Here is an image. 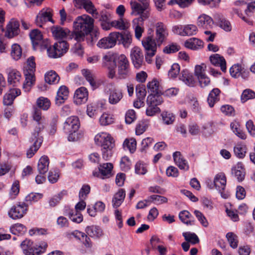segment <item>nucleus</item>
<instances>
[{"mask_svg": "<svg viewBox=\"0 0 255 255\" xmlns=\"http://www.w3.org/2000/svg\"><path fill=\"white\" fill-rule=\"evenodd\" d=\"M80 124L79 118L76 116L68 118L64 123L63 130L65 133L78 131Z\"/></svg>", "mask_w": 255, "mask_h": 255, "instance_id": "obj_11", "label": "nucleus"}, {"mask_svg": "<svg viewBox=\"0 0 255 255\" xmlns=\"http://www.w3.org/2000/svg\"><path fill=\"white\" fill-rule=\"evenodd\" d=\"M19 31V22L13 18L9 21L7 25L5 36L8 38H11L17 35Z\"/></svg>", "mask_w": 255, "mask_h": 255, "instance_id": "obj_15", "label": "nucleus"}, {"mask_svg": "<svg viewBox=\"0 0 255 255\" xmlns=\"http://www.w3.org/2000/svg\"><path fill=\"white\" fill-rule=\"evenodd\" d=\"M226 238L230 245V246L235 249L238 247V237L233 233L230 232L227 234Z\"/></svg>", "mask_w": 255, "mask_h": 255, "instance_id": "obj_57", "label": "nucleus"}, {"mask_svg": "<svg viewBox=\"0 0 255 255\" xmlns=\"http://www.w3.org/2000/svg\"><path fill=\"white\" fill-rule=\"evenodd\" d=\"M214 18L219 23L221 28L226 31H231L232 26L230 22L224 18L222 15L217 13L214 15Z\"/></svg>", "mask_w": 255, "mask_h": 255, "instance_id": "obj_35", "label": "nucleus"}, {"mask_svg": "<svg viewBox=\"0 0 255 255\" xmlns=\"http://www.w3.org/2000/svg\"><path fill=\"white\" fill-rule=\"evenodd\" d=\"M10 232L14 235H22L26 232V228L20 223H17L12 225L10 228Z\"/></svg>", "mask_w": 255, "mask_h": 255, "instance_id": "obj_51", "label": "nucleus"}, {"mask_svg": "<svg viewBox=\"0 0 255 255\" xmlns=\"http://www.w3.org/2000/svg\"><path fill=\"white\" fill-rule=\"evenodd\" d=\"M142 44L146 51L145 60L148 63H150L152 61L151 58L155 54L156 51V44L150 36L143 39Z\"/></svg>", "mask_w": 255, "mask_h": 255, "instance_id": "obj_5", "label": "nucleus"}, {"mask_svg": "<svg viewBox=\"0 0 255 255\" xmlns=\"http://www.w3.org/2000/svg\"><path fill=\"white\" fill-rule=\"evenodd\" d=\"M85 232L88 236L94 239H99L103 235L102 229L98 226H90L86 227Z\"/></svg>", "mask_w": 255, "mask_h": 255, "instance_id": "obj_31", "label": "nucleus"}, {"mask_svg": "<svg viewBox=\"0 0 255 255\" xmlns=\"http://www.w3.org/2000/svg\"><path fill=\"white\" fill-rule=\"evenodd\" d=\"M206 66L204 64H202L201 65H197L195 66L194 73L198 79L206 75Z\"/></svg>", "mask_w": 255, "mask_h": 255, "instance_id": "obj_62", "label": "nucleus"}, {"mask_svg": "<svg viewBox=\"0 0 255 255\" xmlns=\"http://www.w3.org/2000/svg\"><path fill=\"white\" fill-rule=\"evenodd\" d=\"M59 80V76L54 71L48 72L45 75V81L49 84L58 83Z\"/></svg>", "mask_w": 255, "mask_h": 255, "instance_id": "obj_46", "label": "nucleus"}, {"mask_svg": "<svg viewBox=\"0 0 255 255\" xmlns=\"http://www.w3.org/2000/svg\"><path fill=\"white\" fill-rule=\"evenodd\" d=\"M21 78L20 73L16 69H9L7 70V81L9 85L13 87L18 86Z\"/></svg>", "mask_w": 255, "mask_h": 255, "instance_id": "obj_21", "label": "nucleus"}, {"mask_svg": "<svg viewBox=\"0 0 255 255\" xmlns=\"http://www.w3.org/2000/svg\"><path fill=\"white\" fill-rule=\"evenodd\" d=\"M88 99V92L84 87L77 89L74 94V101L77 105H81L85 103Z\"/></svg>", "mask_w": 255, "mask_h": 255, "instance_id": "obj_19", "label": "nucleus"}, {"mask_svg": "<svg viewBox=\"0 0 255 255\" xmlns=\"http://www.w3.org/2000/svg\"><path fill=\"white\" fill-rule=\"evenodd\" d=\"M114 119L113 116L107 113H104L99 119V122L101 126H106L113 124Z\"/></svg>", "mask_w": 255, "mask_h": 255, "instance_id": "obj_53", "label": "nucleus"}, {"mask_svg": "<svg viewBox=\"0 0 255 255\" xmlns=\"http://www.w3.org/2000/svg\"><path fill=\"white\" fill-rule=\"evenodd\" d=\"M33 120L35 122V128L33 132L39 134L45 128L44 118L42 116L41 110L34 107L32 113Z\"/></svg>", "mask_w": 255, "mask_h": 255, "instance_id": "obj_9", "label": "nucleus"}, {"mask_svg": "<svg viewBox=\"0 0 255 255\" xmlns=\"http://www.w3.org/2000/svg\"><path fill=\"white\" fill-rule=\"evenodd\" d=\"M162 94L151 93L146 99V104L153 105L158 107L163 101L161 95Z\"/></svg>", "mask_w": 255, "mask_h": 255, "instance_id": "obj_37", "label": "nucleus"}, {"mask_svg": "<svg viewBox=\"0 0 255 255\" xmlns=\"http://www.w3.org/2000/svg\"><path fill=\"white\" fill-rule=\"evenodd\" d=\"M147 108L146 110V115L147 116L152 117L156 114L160 112L159 108L153 105L147 104Z\"/></svg>", "mask_w": 255, "mask_h": 255, "instance_id": "obj_63", "label": "nucleus"}, {"mask_svg": "<svg viewBox=\"0 0 255 255\" xmlns=\"http://www.w3.org/2000/svg\"><path fill=\"white\" fill-rule=\"evenodd\" d=\"M36 64L35 63V58L33 56H31L27 60V64L24 67V71H27L30 72H35Z\"/></svg>", "mask_w": 255, "mask_h": 255, "instance_id": "obj_60", "label": "nucleus"}, {"mask_svg": "<svg viewBox=\"0 0 255 255\" xmlns=\"http://www.w3.org/2000/svg\"><path fill=\"white\" fill-rule=\"evenodd\" d=\"M49 164L48 156L44 155L39 159L37 165V170L39 174L43 175L48 171Z\"/></svg>", "mask_w": 255, "mask_h": 255, "instance_id": "obj_33", "label": "nucleus"}, {"mask_svg": "<svg viewBox=\"0 0 255 255\" xmlns=\"http://www.w3.org/2000/svg\"><path fill=\"white\" fill-rule=\"evenodd\" d=\"M179 218L182 223L187 225H192L194 224V221L192 220V218H193L192 215L187 210L180 212Z\"/></svg>", "mask_w": 255, "mask_h": 255, "instance_id": "obj_40", "label": "nucleus"}, {"mask_svg": "<svg viewBox=\"0 0 255 255\" xmlns=\"http://www.w3.org/2000/svg\"><path fill=\"white\" fill-rule=\"evenodd\" d=\"M226 177L223 173H219L217 174L214 179V186L219 191L221 196L225 199L228 197V194L223 193V191L226 188Z\"/></svg>", "mask_w": 255, "mask_h": 255, "instance_id": "obj_12", "label": "nucleus"}, {"mask_svg": "<svg viewBox=\"0 0 255 255\" xmlns=\"http://www.w3.org/2000/svg\"><path fill=\"white\" fill-rule=\"evenodd\" d=\"M255 98V93L250 89H246L244 91L241 95V101L242 103H245L250 99Z\"/></svg>", "mask_w": 255, "mask_h": 255, "instance_id": "obj_61", "label": "nucleus"}, {"mask_svg": "<svg viewBox=\"0 0 255 255\" xmlns=\"http://www.w3.org/2000/svg\"><path fill=\"white\" fill-rule=\"evenodd\" d=\"M52 14L50 9H42L38 14L36 18V23L37 26L42 27L43 25L47 21L53 22Z\"/></svg>", "mask_w": 255, "mask_h": 255, "instance_id": "obj_18", "label": "nucleus"}, {"mask_svg": "<svg viewBox=\"0 0 255 255\" xmlns=\"http://www.w3.org/2000/svg\"><path fill=\"white\" fill-rule=\"evenodd\" d=\"M142 4L143 5H142L134 0H131L130 2L131 8L133 12H136L137 14H139L143 11L147 9L148 3H142Z\"/></svg>", "mask_w": 255, "mask_h": 255, "instance_id": "obj_45", "label": "nucleus"}, {"mask_svg": "<svg viewBox=\"0 0 255 255\" xmlns=\"http://www.w3.org/2000/svg\"><path fill=\"white\" fill-rule=\"evenodd\" d=\"M107 93L109 95L108 101L112 105L118 104L123 97L122 90L116 88L110 89Z\"/></svg>", "mask_w": 255, "mask_h": 255, "instance_id": "obj_22", "label": "nucleus"}, {"mask_svg": "<svg viewBox=\"0 0 255 255\" xmlns=\"http://www.w3.org/2000/svg\"><path fill=\"white\" fill-rule=\"evenodd\" d=\"M130 55L134 66L136 68H139L143 62V55L140 48L137 46L133 47L131 49Z\"/></svg>", "mask_w": 255, "mask_h": 255, "instance_id": "obj_14", "label": "nucleus"}, {"mask_svg": "<svg viewBox=\"0 0 255 255\" xmlns=\"http://www.w3.org/2000/svg\"><path fill=\"white\" fill-rule=\"evenodd\" d=\"M113 168V165L111 163H106L103 164H100L99 167V170L101 172V175L104 177H109L111 175L112 170Z\"/></svg>", "mask_w": 255, "mask_h": 255, "instance_id": "obj_41", "label": "nucleus"}, {"mask_svg": "<svg viewBox=\"0 0 255 255\" xmlns=\"http://www.w3.org/2000/svg\"><path fill=\"white\" fill-rule=\"evenodd\" d=\"M95 143L100 146L102 148L105 147L107 148H113L114 146V139L112 136L106 132H101L95 136Z\"/></svg>", "mask_w": 255, "mask_h": 255, "instance_id": "obj_8", "label": "nucleus"}, {"mask_svg": "<svg viewBox=\"0 0 255 255\" xmlns=\"http://www.w3.org/2000/svg\"><path fill=\"white\" fill-rule=\"evenodd\" d=\"M197 24L200 27L209 29L213 27L214 21L210 16L204 14L198 17Z\"/></svg>", "mask_w": 255, "mask_h": 255, "instance_id": "obj_25", "label": "nucleus"}, {"mask_svg": "<svg viewBox=\"0 0 255 255\" xmlns=\"http://www.w3.org/2000/svg\"><path fill=\"white\" fill-rule=\"evenodd\" d=\"M149 199L151 202H154L156 205H160L167 202L168 199L166 197L157 195H153L149 197Z\"/></svg>", "mask_w": 255, "mask_h": 255, "instance_id": "obj_59", "label": "nucleus"}, {"mask_svg": "<svg viewBox=\"0 0 255 255\" xmlns=\"http://www.w3.org/2000/svg\"><path fill=\"white\" fill-rule=\"evenodd\" d=\"M83 8H84L88 13L91 14L93 17V18L97 19L99 17V13L95 5L90 0H87Z\"/></svg>", "mask_w": 255, "mask_h": 255, "instance_id": "obj_43", "label": "nucleus"}, {"mask_svg": "<svg viewBox=\"0 0 255 255\" xmlns=\"http://www.w3.org/2000/svg\"><path fill=\"white\" fill-rule=\"evenodd\" d=\"M184 46L189 49L197 50L202 49L204 46V42L197 38H191L184 43Z\"/></svg>", "mask_w": 255, "mask_h": 255, "instance_id": "obj_29", "label": "nucleus"}, {"mask_svg": "<svg viewBox=\"0 0 255 255\" xmlns=\"http://www.w3.org/2000/svg\"><path fill=\"white\" fill-rule=\"evenodd\" d=\"M182 77L180 78L186 85L192 87L194 85L195 80L192 74L188 70H183L181 72Z\"/></svg>", "mask_w": 255, "mask_h": 255, "instance_id": "obj_42", "label": "nucleus"}, {"mask_svg": "<svg viewBox=\"0 0 255 255\" xmlns=\"http://www.w3.org/2000/svg\"><path fill=\"white\" fill-rule=\"evenodd\" d=\"M135 172L137 174L144 175L147 172V166L145 163L140 161L135 165Z\"/></svg>", "mask_w": 255, "mask_h": 255, "instance_id": "obj_58", "label": "nucleus"}, {"mask_svg": "<svg viewBox=\"0 0 255 255\" xmlns=\"http://www.w3.org/2000/svg\"><path fill=\"white\" fill-rule=\"evenodd\" d=\"M173 157L175 164L181 170L188 171L189 165L187 161L184 159L179 151H176L173 154Z\"/></svg>", "mask_w": 255, "mask_h": 255, "instance_id": "obj_24", "label": "nucleus"}, {"mask_svg": "<svg viewBox=\"0 0 255 255\" xmlns=\"http://www.w3.org/2000/svg\"><path fill=\"white\" fill-rule=\"evenodd\" d=\"M28 204L24 202H19L13 205L8 212L10 218L14 220L22 218L27 213Z\"/></svg>", "mask_w": 255, "mask_h": 255, "instance_id": "obj_4", "label": "nucleus"}, {"mask_svg": "<svg viewBox=\"0 0 255 255\" xmlns=\"http://www.w3.org/2000/svg\"><path fill=\"white\" fill-rule=\"evenodd\" d=\"M123 147L128 149L131 153L135 152L136 148V141L134 138H126L123 143Z\"/></svg>", "mask_w": 255, "mask_h": 255, "instance_id": "obj_44", "label": "nucleus"}, {"mask_svg": "<svg viewBox=\"0 0 255 255\" xmlns=\"http://www.w3.org/2000/svg\"><path fill=\"white\" fill-rule=\"evenodd\" d=\"M94 26V18L86 14L78 16L74 22V30L71 36L78 42L84 41L86 36L91 33Z\"/></svg>", "mask_w": 255, "mask_h": 255, "instance_id": "obj_1", "label": "nucleus"}, {"mask_svg": "<svg viewBox=\"0 0 255 255\" xmlns=\"http://www.w3.org/2000/svg\"><path fill=\"white\" fill-rule=\"evenodd\" d=\"M179 65L177 63H174L168 71V76L171 78H175L179 75Z\"/></svg>", "mask_w": 255, "mask_h": 255, "instance_id": "obj_64", "label": "nucleus"}, {"mask_svg": "<svg viewBox=\"0 0 255 255\" xmlns=\"http://www.w3.org/2000/svg\"><path fill=\"white\" fill-rule=\"evenodd\" d=\"M232 174L234 175L239 181H242L245 178V172L241 167L238 166L232 168Z\"/></svg>", "mask_w": 255, "mask_h": 255, "instance_id": "obj_55", "label": "nucleus"}, {"mask_svg": "<svg viewBox=\"0 0 255 255\" xmlns=\"http://www.w3.org/2000/svg\"><path fill=\"white\" fill-rule=\"evenodd\" d=\"M116 33L119 43H122L125 48H128L132 42V36L130 33L128 32H116Z\"/></svg>", "mask_w": 255, "mask_h": 255, "instance_id": "obj_26", "label": "nucleus"}, {"mask_svg": "<svg viewBox=\"0 0 255 255\" xmlns=\"http://www.w3.org/2000/svg\"><path fill=\"white\" fill-rule=\"evenodd\" d=\"M117 54L108 53L103 57V63L108 70V76L113 79L115 76V69L116 67Z\"/></svg>", "mask_w": 255, "mask_h": 255, "instance_id": "obj_6", "label": "nucleus"}, {"mask_svg": "<svg viewBox=\"0 0 255 255\" xmlns=\"http://www.w3.org/2000/svg\"><path fill=\"white\" fill-rule=\"evenodd\" d=\"M116 61L118 63V75L120 79H126L131 74L129 63L128 58L124 54H117Z\"/></svg>", "mask_w": 255, "mask_h": 255, "instance_id": "obj_2", "label": "nucleus"}, {"mask_svg": "<svg viewBox=\"0 0 255 255\" xmlns=\"http://www.w3.org/2000/svg\"><path fill=\"white\" fill-rule=\"evenodd\" d=\"M155 38L153 39L156 44V46H160L166 40L168 35V31L167 26L162 22H158L155 24Z\"/></svg>", "mask_w": 255, "mask_h": 255, "instance_id": "obj_7", "label": "nucleus"}, {"mask_svg": "<svg viewBox=\"0 0 255 255\" xmlns=\"http://www.w3.org/2000/svg\"><path fill=\"white\" fill-rule=\"evenodd\" d=\"M117 41L116 32H112L109 36L101 39L97 43V46L104 49L111 48L116 45Z\"/></svg>", "mask_w": 255, "mask_h": 255, "instance_id": "obj_16", "label": "nucleus"}, {"mask_svg": "<svg viewBox=\"0 0 255 255\" xmlns=\"http://www.w3.org/2000/svg\"><path fill=\"white\" fill-rule=\"evenodd\" d=\"M210 60L213 65L220 67L223 72H226V62L223 56L218 54H214L210 56Z\"/></svg>", "mask_w": 255, "mask_h": 255, "instance_id": "obj_27", "label": "nucleus"}, {"mask_svg": "<svg viewBox=\"0 0 255 255\" xmlns=\"http://www.w3.org/2000/svg\"><path fill=\"white\" fill-rule=\"evenodd\" d=\"M20 90L17 88L10 89L3 96V103L5 106H11L15 98L20 95Z\"/></svg>", "mask_w": 255, "mask_h": 255, "instance_id": "obj_23", "label": "nucleus"}, {"mask_svg": "<svg viewBox=\"0 0 255 255\" xmlns=\"http://www.w3.org/2000/svg\"><path fill=\"white\" fill-rule=\"evenodd\" d=\"M69 49V45L65 40H59L54 43L52 47L47 48L48 56L51 58H57L66 53Z\"/></svg>", "mask_w": 255, "mask_h": 255, "instance_id": "obj_3", "label": "nucleus"}, {"mask_svg": "<svg viewBox=\"0 0 255 255\" xmlns=\"http://www.w3.org/2000/svg\"><path fill=\"white\" fill-rule=\"evenodd\" d=\"M23 72L25 79L23 84V88L25 91H28L35 83V72H28L27 70L24 71Z\"/></svg>", "mask_w": 255, "mask_h": 255, "instance_id": "obj_30", "label": "nucleus"}, {"mask_svg": "<svg viewBox=\"0 0 255 255\" xmlns=\"http://www.w3.org/2000/svg\"><path fill=\"white\" fill-rule=\"evenodd\" d=\"M126 197V191L120 189L114 195L112 199V205L114 208H117L122 204Z\"/></svg>", "mask_w": 255, "mask_h": 255, "instance_id": "obj_32", "label": "nucleus"}, {"mask_svg": "<svg viewBox=\"0 0 255 255\" xmlns=\"http://www.w3.org/2000/svg\"><path fill=\"white\" fill-rule=\"evenodd\" d=\"M10 54L14 60L19 59L22 55V49L20 46L16 43L12 44Z\"/></svg>", "mask_w": 255, "mask_h": 255, "instance_id": "obj_48", "label": "nucleus"}, {"mask_svg": "<svg viewBox=\"0 0 255 255\" xmlns=\"http://www.w3.org/2000/svg\"><path fill=\"white\" fill-rule=\"evenodd\" d=\"M82 73L86 79L89 82L90 84L92 87H96V83L94 79V75L89 70L83 69L82 70Z\"/></svg>", "mask_w": 255, "mask_h": 255, "instance_id": "obj_54", "label": "nucleus"}, {"mask_svg": "<svg viewBox=\"0 0 255 255\" xmlns=\"http://www.w3.org/2000/svg\"><path fill=\"white\" fill-rule=\"evenodd\" d=\"M147 88L148 92L155 94H163L162 88L159 85V82L155 79H153L149 82L147 85Z\"/></svg>", "mask_w": 255, "mask_h": 255, "instance_id": "obj_39", "label": "nucleus"}, {"mask_svg": "<svg viewBox=\"0 0 255 255\" xmlns=\"http://www.w3.org/2000/svg\"><path fill=\"white\" fill-rule=\"evenodd\" d=\"M69 95L68 88L65 86H61L59 87L57 95L55 97V103L59 106L64 103L67 99Z\"/></svg>", "mask_w": 255, "mask_h": 255, "instance_id": "obj_28", "label": "nucleus"}, {"mask_svg": "<svg viewBox=\"0 0 255 255\" xmlns=\"http://www.w3.org/2000/svg\"><path fill=\"white\" fill-rule=\"evenodd\" d=\"M112 27L120 30H126L130 25L128 20L123 17H120L117 20L112 21Z\"/></svg>", "mask_w": 255, "mask_h": 255, "instance_id": "obj_36", "label": "nucleus"}, {"mask_svg": "<svg viewBox=\"0 0 255 255\" xmlns=\"http://www.w3.org/2000/svg\"><path fill=\"white\" fill-rule=\"evenodd\" d=\"M234 152L238 157L243 158L246 153V147L244 145L238 144L234 147Z\"/></svg>", "mask_w": 255, "mask_h": 255, "instance_id": "obj_56", "label": "nucleus"}, {"mask_svg": "<svg viewBox=\"0 0 255 255\" xmlns=\"http://www.w3.org/2000/svg\"><path fill=\"white\" fill-rule=\"evenodd\" d=\"M183 236L187 242H190L193 245L196 244L199 242V239L196 234L187 232L183 233Z\"/></svg>", "mask_w": 255, "mask_h": 255, "instance_id": "obj_52", "label": "nucleus"}, {"mask_svg": "<svg viewBox=\"0 0 255 255\" xmlns=\"http://www.w3.org/2000/svg\"><path fill=\"white\" fill-rule=\"evenodd\" d=\"M220 93L221 91L218 88H214L210 92L207 98L210 107H213L215 104L220 100Z\"/></svg>", "mask_w": 255, "mask_h": 255, "instance_id": "obj_34", "label": "nucleus"}, {"mask_svg": "<svg viewBox=\"0 0 255 255\" xmlns=\"http://www.w3.org/2000/svg\"><path fill=\"white\" fill-rule=\"evenodd\" d=\"M230 73L231 75L234 78H238L241 77L243 79H247L249 76V72L243 68L242 66L239 64H235L230 69Z\"/></svg>", "mask_w": 255, "mask_h": 255, "instance_id": "obj_20", "label": "nucleus"}, {"mask_svg": "<svg viewBox=\"0 0 255 255\" xmlns=\"http://www.w3.org/2000/svg\"><path fill=\"white\" fill-rule=\"evenodd\" d=\"M30 140L33 143L27 151L26 155L28 158L32 157L38 150L43 142V137L40 136L39 134L32 132Z\"/></svg>", "mask_w": 255, "mask_h": 255, "instance_id": "obj_10", "label": "nucleus"}, {"mask_svg": "<svg viewBox=\"0 0 255 255\" xmlns=\"http://www.w3.org/2000/svg\"><path fill=\"white\" fill-rule=\"evenodd\" d=\"M36 104L38 108L47 110L50 107L51 103L47 98L41 97L37 100Z\"/></svg>", "mask_w": 255, "mask_h": 255, "instance_id": "obj_50", "label": "nucleus"}, {"mask_svg": "<svg viewBox=\"0 0 255 255\" xmlns=\"http://www.w3.org/2000/svg\"><path fill=\"white\" fill-rule=\"evenodd\" d=\"M51 31L53 36L56 39L60 40L64 38L74 39L71 36L72 31H70L67 28H64L60 26H53L51 28Z\"/></svg>", "mask_w": 255, "mask_h": 255, "instance_id": "obj_17", "label": "nucleus"}, {"mask_svg": "<svg viewBox=\"0 0 255 255\" xmlns=\"http://www.w3.org/2000/svg\"><path fill=\"white\" fill-rule=\"evenodd\" d=\"M231 128L233 132L241 139H244L246 138V135L241 129L240 125L238 123L235 122L230 124Z\"/></svg>", "mask_w": 255, "mask_h": 255, "instance_id": "obj_47", "label": "nucleus"}, {"mask_svg": "<svg viewBox=\"0 0 255 255\" xmlns=\"http://www.w3.org/2000/svg\"><path fill=\"white\" fill-rule=\"evenodd\" d=\"M21 248L25 255H38L41 252V249L37 248L33 243L26 239L21 243Z\"/></svg>", "mask_w": 255, "mask_h": 255, "instance_id": "obj_13", "label": "nucleus"}, {"mask_svg": "<svg viewBox=\"0 0 255 255\" xmlns=\"http://www.w3.org/2000/svg\"><path fill=\"white\" fill-rule=\"evenodd\" d=\"M162 120L164 124L166 125H171L175 121V116L171 113L164 111L161 115Z\"/></svg>", "mask_w": 255, "mask_h": 255, "instance_id": "obj_49", "label": "nucleus"}, {"mask_svg": "<svg viewBox=\"0 0 255 255\" xmlns=\"http://www.w3.org/2000/svg\"><path fill=\"white\" fill-rule=\"evenodd\" d=\"M29 36L34 47L40 44L42 41V35L41 32L38 29L32 30L29 33Z\"/></svg>", "mask_w": 255, "mask_h": 255, "instance_id": "obj_38", "label": "nucleus"}]
</instances>
